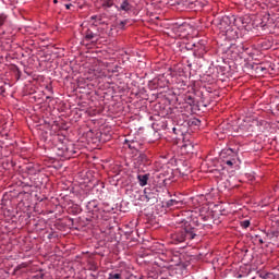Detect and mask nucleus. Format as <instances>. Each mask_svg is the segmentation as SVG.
Segmentation results:
<instances>
[{"instance_id": "obj_1", "label": "nucleus", "mask_w": 279, "mask_h": 279, "mask_svg": "<svg viewBox=\"0 0 279 279\" xmlns=\"http://www.w3.org/2000/svg\"><path fill=\"white\" fill-rule=\"evenodd\" d=\"M173 82V93H179V97L183 99V102L180 106L181 113L186 114L185 112L192 111L195 107L199 108V106H208L204 93L201 89L195 88V85H189V77H186V75L174 76Z\"/></svg>"}, {"instance_id": "obj_2", "label": "nucleus", "mask_w": 279, "mask_h": 279, "mask_svg": "<svg viewBox=\"0 0 279 279\" xmlns=\"http://www.w3.org/2000/svg\"><path fill=\"white\" fill-rule=\"evenodd\" d=\"M186 219L182 220L183 228L178 229L171 234L172 241L174 243H184L185 241H194V243H199L202 236H206L208 230L213 229V226L206 223H199V218L193 216V211H189Z\"/></svg>"}, {"instance_id": "obj_3", "label": "nucleus", "mask_w": 279, "mask_h": 279, "mask_svg": "<svg viewBox=\"0 0 279 279\" xmlns=\"http://www.w3.org/2000/svg\"><path fill=\"white\" fill-rule=\"evenodd\" d=\"M213 23L219 36L225 37V40H236L239 38V32H236L232 16L217 17Z\"/></svg>"}, {"instance_id": "obj_4", "label": "nucleus", "mask_w": 279, "mask_h": 279, "mask_svg": "<svg viewBox=\"0 0 279 279\" xmlns=\"http://www.w3.org/2000/svg\"><path fill=\"white\" fill-rule=\"evenodd\" d=\"M219 53H222L228 60H241L244 56H254L252 48L245 47L243 44H221L218 48Z\"/></svg>"}, {"instance_id": "obj_5", "label": "nucleus", "mask_w": 279, "mask_h": 279, "mask_svg": "<svg viewBox=\"0 0 279 279\" xmlns=\"http://www.w3.org/2000/svg\"><path fill=\"white\" fill-rule=\"evenodd\" d=\"M53 151L59 158H62V160H70V158H75V156H77L75 144L60 135L57 136V144L53 147Z\"/></svg>"}, {"instance_id": "obj_6", "label": "nucleus", "mask_w": 279, "mask_h": 279, "mask_svg": "<svg viewBox=\"0 0 279 279\" xmlns=\"http://www.w3.org/2000/svg\"><path fill=\"white\" fill-rule=\"evenodd\" d=\"M86 221H97L99 219H107L106 213H109V210L104 209L101 205H99V201L93 199L89 201L86 205Z\"/></svg>"}, {"instance_id": "obj_7", "label": "nucleus", "mask_w": 279, "mask_h": 279, "mask_svg": "<svg viewBox=\"0 0 279 279\" xmlns=\"http://www.w3.org/2000/svg\"><path fill=\"white\" fill-rule=\"evenodd\" d=\"M219 158L225 169H234L239 160V155L232 148H223L220 151Z\"/></svg>"}, {"instance_id": "obj_8", "label": "nucleus", "mask_w": 279, "mask_h": 279, "mask_svg": "<svg viewBox=\"0 0 279 279\" xmlns=\"http://www.w3.org/2000/svg\"><path fill=\"white\" fill-rule=\"evenodd\" d=\"M233 25L236 32H252V17L248 15L244 16H231Z\"/></svg>"}, {"instance_id": "obj_9", "label": "nucleus", "mask_w": 279, "mask_h": 279, "mask_svg": "<svg viewBox=\"0 0 279 279\" xmlns=\"http://www.w3.org/2000/svg\"><path fill=\"white\" fill-rule=\"evenodd\" d=\"M267 27H269V13H265L264 15H254L251 17V31H265Z\"/></svg>"}, {"instance_id": "obj_10", "label": "nucleus", "mask_w": 279, "mask_h": 279, "mask_svg": "<svg viewBox=\"0 0 279 279\" xmlns=\"http://www.w3.org/2000/svg\"><path fill=\"white\" fill-rule=\"evenodd\" d=\"M151 165V159L145 153H141L133 159V167L138 171H145Z\"/></svg>"}, {"instance_id": "obj_11", "label": "nucleus", "mask_w": 279, "mask_h": 279, "mask_svg": "<svg viewBox=\"0 0 279 279\" xmlns=\"http://www.w3.org/2000/svg\"><path fill=\"white\" fill-rule=\"evenodd\" d=\"M186 49H192L195 58H204V54L206 53V40L201 39L197 43L192 44V48L190 45L186 46Z\"/></svg>"}, {"instance_id": "obj_12", "label": "nucleus", "mask_w": 279, "mask_h": 279, "mask_svg": "<svg viewBox=\"0 0 279 279\" xmlns=\"http://www.w3.org/2000/svg\"><path fill=\"white\" fill-rule=\"evenodd\" d=\"M101 38V34H99V29L97 27L89 26L84 33V39L87 43H95V40H99Z\"/></svg>"}, {"instance_id": "obj_13", "label": "nucleus", "mask_w": 279, "mask_h": 279, "mask_svg": "<svg viewBox=\"0 0 279 279\" xmlns=\"http://www.w3.org/2000/svg\"><path fill=\"white\" fill-rule=\"evenodd\" d=\"M206 3V0H183L184 8L187 10H194V12L202 10Z\"/></svg>"}, {"instance_id": "obj_14", "label": "nucleus", "mask_w": 279, "mask_h": 279, "mask_svg": "<svg viewBox=\"0 0 279 279\" xmlns=\"http://www.w3.org/2000/svg\"><path fill=\"white\" fill-rule=\"evenodd\" d=\"M177 171L180 173V175H189V173H191L193 169H191V163L189 161L178 160Z\"/></svg>"}, {"instance_id": "obj_15", "label": "nucleus", "mask_w": 279, "mask_h": 279, "mask_svg": "<svg viewBox=\"0 0 279 279\" xmlns=\"http://www.w3.org/2000/svg\"><path fill=\"white\" fill-rule=\"evenodd\" d=\"M144 197L146 199V202H151L154 204V202H157L158 199V194L156 189H150V187H146L144 189Z\"/></svg>"}, {"instance_id": "obj_16", "label": "nucleus", "mask_w": 279, "mask_h": 279, "mask_svg": "<svg viewBox=\"0 0 279 279\" xmlns=\"http://www.w3.org/2000/svg\"><path fill=\"white\" fill-rule=\"evenodd\" d=\"M151 128L154 130V140L153 141H159V138H160V129L159 128H162L163 130H171V129L167 128V124L165 122H161V123L154 122Z\"/></svg>"}, {"instance_id": "obj_17", "label": "nucleus", "mask_w": 279, "mask_h": 279, "mask_svg": "<svg viewBox=\"0 0 279 279\" xmlns=\"http://www.w3.org/2000/svg\"><path fill=\"white\" fill-rule=\"evenodd\" d=\"M124 145H128L129 149H134V151L143 149V142L138 140H124Z\"/></svg>"}, {"instance_id": "obj_18", "label": "nucleus", "mask_w": 279, "mask_h": 279, "mask_svg": "<svg viewBox=\"0 0 279 279\" xmlns=\"http://www.w3.org/2000/svg\"><path fill=\"white\" fill-rule=\"evenodd\" d=\"M154 265H156L160 269H169V258H167V256L162 254L155 259Z\"/></svg>"}, {"instance_id": "obj_19", "label": "nucleus", "mask_w": 279, "mask_h": 279, "mask_svg": "<svg viewBox=\"0 0 279 279\" xmlns=\"http://www.w3.org/2000/svg\"><path fill=\"white\" fill-rule=\"evenodd\" d=\"M47 182H49V178L47 175L38 174L35 178L34 186H35V189H43V186H45V184H47Z\"/></svg>"}, {"instance_id": "obj_20", "label": "nucleus", "mask_w": 279, "mask_h": 279, "mask_svg": "<svg viewBox=\"0 0 279 279\" xmlns=\"http://www.w3.org/2000/svg\"><path fill=\"white\" fill-rule=\"evenodd\" d=\"M181 154H195V145L193 142H184V144L181 146Z\"/></svg>"}, {"instance_id": "obj_21", "label": "nucleus", "mask_w": 279, "mask_h": 279, "mask_svg": "<svg viewBox=\"0 0 279 279\" xmlns=\"http://www.w3.org/2000/svg\"><path fill=\"white\" fill-rule=\"evenodd\" d=\"M172 131V138H175L177 141H181V138H184V131H182V126L175 125L171 129Z\"/></svg>"}, {"instance_id": "obj_22", "label": "nucleus", "mask_w": 279, "mask_h": 279, "mask_svg": "<svg viewBox=\"0 0 279 279\" xmlns=\"http://www.w3.org/2000/svg\"><path fill=\"white\" fill-rule=\"evenodd\" d=\"M270 69H271V64H269V63H262V64H258L255 68V71L257 73H263L265 75V74L269 73Z\"/></svg>"}, {"instance_id": "obj_23", "label": "nucleus", "mask_w": 279, "mask_h": 279, "mask_svg": "<svg viewBox=\"0 0 279 279\" xmlns=\"http://www.w3.org/2000/svg\"><path fill=\"white\" fill-rule=\"evenodd\" d=\"M102 29H104L106 36H114V32H117V25H114V24H111V25L105 24L102 26Z\"/></svg>"}, {"instance_id": "obj_24", "label": "nucleus", "mask_w": 279, "mask_h": 279, "mask_svg": "<svg viewBox=\"0 0 279 279\" xmlns=\"http://www.w3.org/2000/svg\"><path fill=\"white\" fill-rule=\"evenodd\" d=\"M118 10L119 12H132V4L130 3V0H123Z\"/></svg>"}, {"instance_id": "obj_25", "label": "nucleus", "mask_w": 279, "mask_h": 279, "mask_svg": "<svg viewBox=\"0 0 279 279\" xmlns=\"http://www.w3.org/2000/svg\"><path fill=\"white\" fill-rule=\"evenodd\" d=\"M182 206V201L171 198L166 202V208H180Z\"/></svg>"}, {"instance_id": "obj_26", "label": "nucleus", "mask_w": 279, "mask_h": 279, "mask_svg": "<svg viewBox=\"0 0 279 279\" xmlns=\"http://www.w3.org/2000/svg\"><path fill=\"white\" fill-rule=\"evenodd\" d=\"M149 173L137 175L140 186H147V182H149Z\"/></svg>"}, {"instance_id": "obj_27", "label": "nucleus", "mask_w": 279, "mask_h": 279, "mask_svg": "<svg viewBox=\"0 0 279 279\" xmlns=\"http://www.w3.org/2000/svg\"><path fill=\"white\" fill-rule=\"evenodd\" d=\"M106 279H123V270L110 271Z\"/></svg>"}, {"instance_id": "obj_28", "label": "nucleus", "mask_w": 279, "mask_h": 279, "mask_svg": "<svg viewBox=\"0 0 279 279\" xmlns=\"http://www.w3.org/2000/svg\"><path fill=\"white\" fill-rule=\"evenodd\" d=\"M245 5L248 10H258L260 4L258 3V0H246Z\"/></svg>"}, {"instance_id": "obj_29", "label": "nucleus", "mask_w": 279, "mask_h": 279, "mask_svg": "<svg viewBox=\"0 0 279 279\" xmlns=\"http://www.w3.org/2000/svg\"><path fill=\"white\" fill-rule=\"evenodd\" d=\"M90 21H94L92 23V27H97L98 25H104V20L101 19V15H92Z\"/></svg>"}, {"instance_id": "obj_30", "label": "nucleus", "mask_w": 279, "mask_h": 279, "mask_svg": "<svg viewBox=\"0 0 279 279\" xmlns=\"http://www.w3.org/2000/svg\"><path fill=\"white\" fill-rule=\"evenodd\" d=\"M100 5L102 10H108L114 5V0H100Z\"/></svg>"}, {"instance_id": "obj_31", "label": "nucleus", "mask_w": 279, "mask_h": 279, "mask_svg": "<svg viewBox=\"0 0 279 279\" xmlns=\"http://www.w3.org/2000/svg\"><path fill=\"white\" fill-rule=\"evenodd\" d=\"M8 24V14L0 13V29Z\"/></svg>"}, {"instance_id": "obj_32", "label": "nucleus", "mask_w": 279, "mask_h": 279, "mask_svg": "<svg viewBox=\"0 0 279 279\" xmlns=\"http://www.w3.org/2000/svg\"><path fill=\"white\" fill-rule=\"evenodd\" d=\"M94 76L95 77H106V72H104L102 70H94Z\"/></svg>"}, {"instance_id": "obj_33", "label": "nucleus", "mask_w": 279, "mask_h": 279, "mask_svg": "<svg viewBox=\"0 0 279 279\" xmlns=\"http://www.w3.org/2000/svg\"><path fill=\"white\" fill-rule=\"evenodd\" d=\"M250 223H251V222H250L248 219L240 221V226H241V228H243L244 230H247V227L250 226Z\"/></svg>"}, {"instance_id": "obj_34", "label": "nucleus", "mask_w": 279, "mask_h": 279, "mask_svg": "<svg viewBox=\"0 0 279 279\" xmlns=\"http://www.w3.org/2000/svg\"><path fill=\"white\" fill-rule=\"evenodd\" d=\"M259 278L262 279H269L271 277V274L269 272H266V274H263V272H257Z\"/></svg>"}, {"instance_id": "obj_35", "label": "nucleus", "mask_w": 279, "mask_h": 279, "mask_svg": "<svg viewBox=\"0 0 279 279\" xmlns=\"http://www.w3.org/2000/svg\"><path fill=\"white\" fill-rule=\"evenodd\" d=\"M254 241H256L259 245H263V243H265V241H263V238L260 235H255Z\"/></svg>"}, {"instance_id": "obj_36", "label": "nucleus", "mask_w": 279, "mask_h": 279, "mask_svg": "<svg viewBox=\"0 0 279 279\" xmlns=\"http://www.w3.org/2000/svg\"><path fill=\"white\" fill-rule=\"evenodd\" d=\"M65 10H72V12H75V5H73L72 3H68L65 4Z\"/></svg>"}, {"instance_id": "obj_37", "label": "nucleus", "mask_w": 279, "mask_h": 279, "mask_svg": "<svg viewBox=\"0 0 279 279\" xmlns=\"http://www.w3.org/2000/svg\"><path fill=\"white\" fill-rule=\"evenodd\" d=\"M168 173H170V175L166 178V180H171V178H173V169H169Z\"/></svg>"}, {"instance_id": "obj_38", "label": "nucleus", "mask_w": 279, "mask_h": 279, "mask_svg": "<svg viewBox=\"0 0 279 279\" xmlns=\"http://www.w3.org/2000/svg\"><path fill=\"white\" fill-rule=\"evenodd\" d=\"M125 23H126V21H122V22H120V24H119L120 29H123V27H125Z\"/></svg>"}, {"instance_id": "obj_39", "label": "nucleus", "mask_w": 279, "mask_h": 279, "mask_svg": "<svg viewBox=\"0 0 279 279\" xmlns=\"http://www.w3.org/2000/svg\"><path fill=\"white\" fill-rule=\"evenodd\" d=\"M160 160L161 162H163V165H167V161H165L167 160V156H160Z\"/></svg>"}, {"instance_id": "obj_40", "label": "nucleus", "mask_w": 279, "mask_h": 279, "mask_svg": "<svg viewBox=\"0 0 279 279\" xmlns=\"http://www.w3.org/2000/svg\"><path fill=\"white\" fill-rule=\"evenodd\" d=\"M2 36H5V31L0 32V38H2Z\"/></svg>"}, {"instance_id": "obj_41", "label": "nucleus", "mask_w": 279, "mask_h": 279, "mask_svg": "<svg viewBox=\"0 0 279 279\" xmlns=\"http://www.w3.org/2000/svg\"><path fill=\"white\" fill-rule=\"evenodd\" d=\"M97 269V266H93L92 270L95 271Z\"/></svg>"}, {"instance_id": "obj_42", "label": "nucleus", "mask_w": 279, "mask_h": 279, "mask_svg": "<svg viewBox=\"0 0 279 279\" xmlns=\"http://www.w3.org/2000/svg\"><path fill=\"white\" fill-rule=\"evenodd\" d=\"M160 279H169V278H167V277H161Z\"/></svg>"}, {"instance_id": "obj_43", "label": "nucleus", "mask_w": 279, "mask_h": 279, "mask_svg": "<svg viewBox=\"0 0 279 279\" xmlns=\"http://www.w3.org/2000/svg\"><path fill=\"white\" fill-rule=\"evenodd\" d=\"M53 3H58V0H53Z\"/></svg>"}, {"instance_id": "obj_44", "label": "nucleus", "mask_w": 279, "mask_h": 279, "mask_svg": "<svg viewBox=\"0 0 279 279\" xmlns=\"http://www.w3.org/2000/svg\"><path fill=\"white\" fill-rule=\"evenodd\" d=\"M201 219H206V217H202V216H201Z\"/></svg>"}, {"instance_id": "obj_45", "label": "nucleus", "mask_w": 279, "mask_h": 279, "mask_svg": "<svg viewBox=\"0 0 279 279\" xmlns=\"http://www.w3.org/2000/svg\"><path fill=\"white\" fill-rule=\"evenodd\" d=\"M264 49H269V47H264Z\"/></svg>"}]
</instances>
